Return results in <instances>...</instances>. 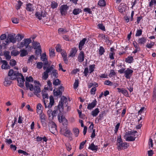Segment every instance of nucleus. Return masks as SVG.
I'll list each match as a JSON object with an SVG mask.
<instances>
[{
    "label": "nucleus",
    "instance_id": "obj_30",
    "mask_svg": "<svg viewBox=\"0 0 156 156\" xmlns=\"http://www.w3.org/2000/svg\"><path fill=\"white\" fill-rule=\"evenodd\" d=\"M81 12L82 10L80 9L79 8L74 9L73 10V13L74 15H76L79 14Z\"/></svg>",
    "mask_w": 156,
    "mask_h": 156
},
{
    "label": "nucleus",
    "instance_id": "obj_4",
    "mask_svg": "<svg viewBox=\"0 0 156 156\" xmlns=\"http://www.w3.org/2000/svg\"><path fill=\"white\" fill-rule=\"evenodd\" d=\"M15 34H14V35L11 34H8L5 42L3 43L4 45H8L10 42L13 43H16V39L15 38Z\"/></svg>",
    "mask_w": 156,
    "mask_h": 156
},
{
    "label": "nucleus",
    "instance_id": "obj_49",
    "mask_svg": "<svg viewBox=\"0 0 156 156\" xmlns=\"http://www.w3.org/2000/svg\"><path fill=\"white\" fill-rule=\"evenodd\" d=\"M46 55L45 53H43L41 55V58L42 60V61L44 62L47 60V58H46Z\"/></svg>",
    "mask_w": 156,
    "mask_h": 156
},
{
    "label": "nucleus",
    "instance_id": "obj_7",
    "mask_svg": "<svg viewBox=\"0 0 156 156\" xmlns=\"http://www.w3.org/2000/svg\"><path fill=\"white\" fill-rule=\"evenodd\" d=\"M18 76L21 77V78L17 77L16 78L18 83V85L20 87H23L24 85V82L25 81L24 78L21 73H20Z\"/></svg>",
    "mask_w": 156,
    "mask_h": 156
},
{
    "label": "nucleus",
    "instance_id": "obj_31",
    "mask_svg": "<svg viewBox=\"0 0 156 156\" xmlns=\"http://www.w3.org/2000/svg\"><path fill=\"white\" fill-rule=\"evenodd\" d=\"M3 54L7 60H9L11 58V56L9 55V52L8 51H4Z\"/></svg>",
    "mask_w": 156,
    "mask_h": 156
},
{
    "label": "nucleus",
    "instance_id": "obj_43",
    "mask_svg": "<svg viewBox=\"0 0 156 156\" xmlns=\"http://www.w3.org/2000/svg\"><path fill=\"white\" fill-rule=\"evenodd\" d=\"M98 5L101 6H105L106 5L105 0H99Z\"/></svg>",
    "mask_w": 156,
    "mask_h": 156
},
{
    "label": "nucleus",
    "instance_id": "obj_28",
    "mask_svg": "<svg viewBox=\"0 0 156 156\" xmlns=\"http://www.w3.org/2000/svg\"><path fill=\"white\" fill-rule=\"evenodd\" d=\"M36 139V140L38 142L41 141L42 140L43 141L46 142L48 140L46 137L45 136H44V137H41L39 136H38L37 137Z\"/></svg>",
    "mask_w": 156,
    "mask_h": 156
},
{
    "label": "nucleus",
    "instance_id": "obj_5",
    "mask_svg": "<svg viewBox=\"0 0 156 156\" xmlns=\"http://www.w3.org/2000/svg\"><path fill=\"white\" fill-rule=\"evenodd\" d=\"M50 102L48 103V106H47V103L48 102V99H43V101L44 102L45 107L46 108L48 107V108H51L54 105V100L52 96L51 95L49 97Z\"/></svg>",
    "mask_w": 156,
    "mask_h": 156
},
{
    "label": "nucleus",
    "instance_id": "obj_47",
    "mask_svg": "<svg viewBox=\"0 0 156 156\" xmlns=\"http://www.w3.org/2000/svg\"><path fill=\"white\" fill-rule=\"evenodd\" d=\"M48 77V73H46L45 71H44L43 73V74L42 76V79L44 80H46L47 79Z\"/></svg>",
    "mask_w": 156,
    "mask_h": 156
},
{
    "label": "nucleus",
    "instance_id": "obj_23",
    "mask_svg": "<svg viewBox=\"0 0 156 156\" xmlns=\"http://www.w3.org/2000/svg\"><path fill=\"white\" fill-rule=\"evenodd\" d=\"M26 9L27 11L31 12L34 10L33 5L30 3L26 4Z\"/></svg>",
    "mask_w": 156,
    "mask_h": 156
},
{
    "label": "nucleus",
    "instance_id": "obj_45",
    "mask_svg": "<svg viewBox=\"0 0 156 156\" xmlns=\"http://www.w3.org/2000/svg\"><path fill=\"white\" fill-rule=\"evenodd\" d=\"M50 51V50H49ZM55 55V49H52L51 51H49V56L50 57H53Z\"/></svg>",
    "mask_w": 156,
    "mask_h": 156
},
{
    "label": "nucleus",
    "instance_id": "obj_59",
    "mask_svg": "<svg viewBox=\"0 0 156 156\" xmlns=\"http://www.w3.org/2000/svg\"><path fill=\"white\" fill-rule=\"evenodd\" d=\"M154 42L151 41L150 43L147 44L146 47L149 48H151L154 46Z\"/></svg>",
    "mask_w": 156,
    "mask_h": 156
},
{
    "label": "nucleus",
    "instance_id": "obj_11",
    "mask_svg": "<svg viewBox=\"0 0 156 156\" xmlns=\"http://www.w3.org/2000/svg\"><path fill=\"white\" fill-rule=\"evenodd\" d=\"M64 90V87L62 86L59 87V89L55 90V89L53 90L54 94V96H58L59 95L61 96L62 94V91H63Z\"/></svg>",
    "mask_w": 156,
    "mask_h": 156
},
{
    "label": "nucleus",
    "instance_id": "obj_16",
    "mask_svg": "<svg viewBox=\"0 0 156 156\" xmlns=\"http://www.w3.org/2000/svg\"><path fill=\"white\" fill-rule=\"evenodd\" d=\"M84 54L83 51H81L78 56V61L80 62H81L84 61Z\"/></svg>",
    "mask_w": 156,
    "mask_h": 156
},
{
    "label": "nucleus",
    "instance_id": "obj_46",
    "mask_svg": "<svg viewBox=\"0 0 156 156\" xmlns=\"http://www.w3.org/2000/svg\"><path fill=\"white\" fill-rule=\"evenodd\" d=\"M58 3L55 1H53L51 2V6L53 9L56 8L58 6Z\"/></svg>",
    "mask_w": 156,
    "mask_h": 156
},
{
    "label": "nucleus",
    "instance_id": "obj_41",
    "mask_svg": "<svg viewBox=\"0 0 156 156\" xmlns=\"http://www.w3.org/2000/svg\"><path fill=\"white\" fill-rule=\"evenodd\" d=\"M89 67L90 70L89 73H91L94 71L95 68V65L94 64L90 65L89 66Z\"/></svg>",
    "mask_w": 156,
    "mask_h": 156
},
{
    "label": "nucleus",
    "instance_id": "obj_53",
    "mask_svg": "<svg viewBox=\"0 0 156 156\" xmlns=\"http://www.w3.org/2000/svg\"><path fill=\"white\" fill-rule=\"evenodd\" d=\"M142 30L141 29L137 30L136 33L135 34V36L136 37L140 36L142 34Z\"/></svg>",
    "mask_w": 156,
    "mask_h": 156
},
{
    "label": "nucleus",
    "instance_id": "obj_37",
    "mask_svg": "<svg viewBox=\"0 0 156 156\" xmlns=\"http://www.w3.org/2000/svg\"><path fill=\"white\" fill-rule=\"evenodd\" d=\"M122 90L121 91L122 92L121 93L123 94L126 97H129V95L127 90L124 88H122Z\"/></svg>",
    "mask_w": 156,
    "mask_h": 156
},
{
    "label": "nucleus",
    "instance_id": "obj_2",
    "mask_svg": "<svg viewBox=\"0 0 156 156\" xmlns=\"http://www.w3.org/2000/svg\"><path fill=\"white\" fill-rule=\"evenodd\" d=\"M63 105L61 103H59L57 108H56L57 109H58L60 113H59L58 115V119L60 122H62L64 126H67L68 122L66 118L63 116L62 113L61 114L63 110Z\"/></svg>",
    "mask_w": 156,
    "mask_h": 156
},
{
    "label": "nucleus",
    "instance_id": "obj_32",
    "mask_svg": "<svg viewBox=\"0 0 156 156\" xmlns=\"http://www.w3.org/2000/svg\"><path fill=\"white\" fill-rule=\"evenodd\" d=\"M133 60V58L132 56H129L127 58H126L125 61L126 62L129 63H132Z\"/></svg>",
    "mask_w": 156,
    "mask_h": 156
},
{
    "label": "nucleus",
    "instance_id": "obj_38",
    "mask_svg": "<svg viewBox=\"0 0 156 156\" xmlns=\"http://www.w3.org/2000/svg\"><path fill=\"white\" fill-rule=\"evenodd\" d=\"M23 37V36H22L20 34H18L15 37V39H16V41L17 40V41H21Z\"/></svg>",
    "mask_w": 156,
    "mask_h": 156
},
{
    "label": "nucleus",
    "instance_id": "obj_9",
    "mask_svg": "<svg viewBox=\"0 0 156 156\" xmlns=\"http://www.w3.org/2000/svg\"><path fill=\"white\" fill-rule=\"evenodd\" d=\"M35 15L39 20H41L42 17H44L46 16L45 12L44 9L41 10L40 11L37 12H36Z\"/></svg>",
    "mask_w": 156,
    "mask_h": 156
},
{
    "label": "nucleus",
    "instance_id": "obj_63",
    "mask_svg": "<svg viewBox=\"0 0 156 156\" xmlns=\"http://www.w3.org/2000/svg\"><path fill=\"white\" fill-rule=\"evenodd\" d=\"M58 112V110L56 109L53 112H52L51 113V115L53 117L54 116H56Z\"/></svg>",
    "mask_w": 156,
    "mask_h": 156
},
{
    "label": "nucleus",
    "instance_id": "obj_39",
    "mask_svg": "<svg viewBox=\"0 0 156 156\" xmlns=\"http://www.w3.org/2000/svg\"><path fill=\"white\" fill-rule=\"evenodd\" d=\"M133 44L135 48L136 49L139 51H140V48L139 45H138V44L135 41H133Z\"/></svg>",
    "mask_w": 156,
    "mask_h": 156
},
{
    "label": "nucleus",
    "instance_id": "obj_40",
    "mask_svg": "<svg viewBox=\"0 0 156 156\" xmlns=\"http://www.w3.org/2000/svg\"><path fill=\"white\" fill-rule=\"evenodd\" d=\"M105 52L104 48L102 46H100L99 50V54L100 55H103Z\"/></svg>",
    "mask_w": 156,
    "mask_h": 156
},
{
    "label": "nucleus",
    "instance_id": "obj_36",
    "mask_svg": "<svg viewBox=\"0 0 156 156\" xmlns=\"http://www.w3.org/2000/svg\"><path fill=\"white\" fill-rule=\"evenodd\" d=\"M136 137L133 136H128L126 139V140L128 141H133L135 140Z\"/></svg>",
    "mask_w": 156,
    "mask_h": 156
},
{
    "label": "nucleus",
    "instance_id": "obj_18",
    "mask_svg": "<svg viewBox=\"0 0 156 156\" xmlns=\"http://www.w3.org/2000/svg\"><path fill=\"white\" fill-rule=\"evenodd\" d=\"M59 103L62 104L66 106H67L68 103L66 98L63 96L61 98V101H59Z\"/></svg>",
    "mask_w": 156,
    "mask_h": 156
},
{
    "label": "nucleus",
    "instance_id": "obj_50",
    "mask_svg": "<svg viewBox=\"0 0 156 156\" xmlns=\"http://www.w3.org/2000/svg\"><path fill=\"white\" fill-rule=\"evenodd\" d=\"M19 53L20 52L16 50H13L11 52V55L14 56H16L19 55Z\"/></svg>",
    "mask_w": 156,
    "mask_h": 156
},
{
    "label": "nucleus",
    "instance_id": "obj_56",
    "mask_svg": "<svg viewBox=\"0 0 156 156\" xmlns=\"http://www.w3.org/2000/svg\"><path fill=\"white\" fill-rule=\"evenodd\" d=\"M79 86V80H76L73 84V87L74 89L77 88Z\"/></svg>",
    "mask_w": 156,
    "mask_h": 156
},
{
    "label": "nucleus",
    "instance_id": "obj_60",
    "mask_svg": "<svg viewBox=\"0 0 156 156\" xmlns=\"http://www.w3.org/2000/svg\"><path fill=\"white\" fill-rule=\"evenodd\" d=\"M104 84L105 85H107L110 86L112 85V83L109 80L105 81L104 82Z\"/></svg>",
    "mask_w": 156,
    "mask_h": 156
},
{
    "label": "nucleus",
    "instance_id": "obj_42",
    "mask_svg": "<svg viewBox=\"0 0 156 156\" xmlns=\"http://www.w3.org/2000/svg\"><path fill=\"white\" fill-rule=\"evenodd\" d=\"M61 83V81L57 79L54 80L53 82V84L55 86H57L59 84H60Z\"/></svg>",
    "mask_w": 156,
    "mask_h": 156
},
{
    "label": "nucleus",
    "instance_id": "obj_3",
    "mask_svg": "<svg viewBox=\"0 0 156 156\" xmlns=\"http://www.w3.org/2000/svg\"><path fill=\"white\" fill-rule=\"evenodd\" d=\"M118 72L120 74L124 73L125 77L126 79H129L133 75V71L128 68L126 69V68H122L118 70Z\"/></svg>",
    "mask_w": 156,
    "mask_h": 156
},
{
    "label": "nucleus",
    "instance_id": "obj_52",
    "mask_svg": "<svg viewBox=\"0 0 156 156\" xmlns=\"http://www.w3.org/2000/svg\"><path fill=\"white\" fill-rule=\"evenodd\" d=\"M98 26L101 30L103 31H105V27L102 23H99L98 25Z\"/></svg>",
    "mask_w": 156,
    "mask_h": 156
},
{
    "label": "nucleus",
    "instance_id": "obj_51",
    "mask_svg": "<svg viewBox=\"0 0 156 156\" xmlns=\"http://www.w3.org/2000/svg\"><path fill=\"white\" fill-rule=\"evenodd\" d=\"M154 5H156V0H151L149 3V6L151 7Z\"/></svg>",
    "mask_w": 156,
    "mask_h": 156
},
{
    "label": "nucleus",
    "instance_id": "obj_12",
    "mask_svg": "<svg viewBox=\"0 0 156 156\" xmlns=\"http://www.w3.org/2000/svg\"><path fill=\"white\" fill-rule=\"evenodd\" d=\"M97 101L96 99L93 100L91 103L88 104L87 109L89 110H91L96 105Z\"/></svg>",
    "mask_w": 156,
    "mask_h": 156
},
{
    "label": "nucleus",
    "instance_id": "obj_34",
    "mask_svg": "<svg viewBox=\"0 0 156 156\" xmlns=\"http://www.w3.org/2000/svg\"><path fill=\"white\" fill-rule=\"evenodd\" d=\"M42 105L40 103H38L37 106V112L38 113L40 114L42 112V111L41 110Z\"/></svg>",
    "mask_w": 156,
    "mask_h": 156
},
{
    "label": "nucleus",
    "instance_id": "obj_61",
    "mask_svg": "<svg viewBox=\"0 0 156 156\" xmlns=\"http://www.w3.org/2000/svg\"><path fill=\"white\" fill-rule=\"evenodd\" d=\"M19 20L16 18H13L12 19V21L14 23H18L19 22Z\"/></svg>",
    "mask_w": 156,
    "mask_h": 156
},
{
    "label": "nucleus",
    "instance_id": "obj_25",
    "mask_svg": "<svg viewBox=\"0 0 156 156\" xmlns=\"http://www.w3.org/2000/svg\"><path fill=\"white\" fill-rule=\"evenodd\" d=\"M100 112L99 109L98 108H96L94 110L92 111L91 113V115L93 116H97Z\"/></svg>",
    "mask_w": 156,
    "mask_h": 156
},
{
    "label": "nucleus",
    "instance_id": "obj_24",
    "mask_svg": "<svg viewBox=\"0 0 156 156\" xmlns=\"http://www.w3.org/2000/svg\"><path fill=\"white\" fill-rule=\"evenodd\" d=\"M65 132L64 134V135L68 138L71 137L72 136V133H71V131L69 130L66 128L65 129Z\"/></svg>",
    "mask_w": 156,
    "mask_h": 156
},
{
    "label": "nucleus",
    "instance_id": "obj_20",
    "mask_svg": "<svg viewBox=\"0 0 156 156\" xmlns=\"http://www.w3.org/2000/svg\"><path fill=\"white\" fill-rule=\"evenodd\" d=\"M10 78L9 76L5 78V81L4 82V85L5 86H9L11 84L12 82L10 80Z\"/></svg>",
    "mask_w": 156,
    "mask_h": 156
},
{
    "label": "nucleus",
    "instance_id": "obj_58",
    "mask_svg": "<svg viewBox=\"0 0 156 156\" xmlns=\"http://www.w3.org/2000/svg\"><path fill=\"white\" fill-rule=\"evenodd\" d=\"M42 94L43 99H48V94L46 93L45 91L44 92H42Z\"/></svg>",
    "mask_w": 156,
    "mask_h": 156
},
{
    "label": "nucleus",
    "instance_id": "obj_62",
    "mask_svg": "<svg viewBox=\"0 0 156 156\" xmlns=\"http://www.w3.org/2000/svg\"><path fill=\"white\" fill-rule=\"evenodd\" d=\"M9 63L11 66H13L16 65V62L15 60L12 59L10 60Z\"/></svg>",
    "mask_w": 156,
    "mask_h": 156
},
{
    "label": "nucleus",
    "instance_id": "obj_35",
    "mask_svg": "<svg viewBox=\"0 0 156 156\" xmlns=\"http://www.w3.org/2000/svg\"><path fill=\"white\" fill-rule=\"evenodd\" d=\"M24 46H25V44H24V42L23 40L22 42L18 43L17 44L18 48H23Z\"/></svg>",
    "mask_w": 156,
    "mask_h": 156
},
{
    "label": "nucleus",
    "instance_id": "obj_15",
    "mask_svg": "<svg viewBox=\"0 0 156 156\" xmlns=\"http://www.w3.org/2000/svg\"><path fill=\"white\" fill-rule=\"evenodd\" d=\"M126 7V4L124 3H121L120 5L118 7V9L121 13H123L125 11Z\"/></svg>",
    "mask_w": 156,
    "mask_h": 156
},
{
    "label": "nucleus",
    "instance_id": "obj_8",
    "mask_svg": "<svg viewBox=\"0 0 156 156\" xmlns=\"http://www.w3.org/2000/svg\"><path fill=\"white\" fill-rule=\"evenodd\" d=\"M69 7L66 5H61L59 9L61 15L62 16H65L67 14V11Z\"/></svg>",
    "mask_w": 156,
    "mask_h": 156
},
{
    "label": "nucleus",
    "instance_id": "obj_55",
    "mask_svg": "<svg viewBox=\"0 0 156 156\" xmlns=\"http://www.w3.org/2000/svg\"><path fill=\"white\" fill-rule=\"evenodd\" d=\"M55 49L56 51L58 52H61L62 51V49L61 48V46L59 44H58L56 45L55 47Z\"/></svg>",
    "mask_w": 156,
    "mask_h": 156
},
{
    "label": "nucleus",
    "instance_id": "obj_54",
    "mask_svg": "<svg viewBox=\"0 0 156 156\" xmlns=\"http://www.w3.org/2000/svg\"><path fill=\"white\" fill-rule=\"evenodd\" d=\"M26 82L29 83V82H33V79L31 76L29 77L27 76L26 77Z\"/></svg>",
    "mask_w": 156,
    "mask_h": 156
},
{
    "label": "nucleus",
    "instance_id": "obj_27",
    "mask_svg": "<svg viewBox=\"0 0 156 156\" xmlns=\"http://www.w3.org/2000/svg\"><path fill=\"white\" fill-rule=\"evenodd\" d=\"M20 56L23 57L27 55L28 54V53L27 50H25V49H21L20 50Z\"/></svg>",
    "mask_w": 156,
    "mask_h": 156
},
{
    "label": "nucleus",
    "instance_id": "obj_48",
    "mask_svg": "<svg viewBox=\"0 0 156 156\" xmlns=\"http://www.w3.org/2000/svg\"><path fill=\"white\" fill-rule=\"evenodd\" d=\"M73 131L74 134L76 137H77L79 135V131L78 128H75L73 129Z\"/></svg>",
    "mask_w": 156,
    "mask_h": 156
},
{
    "label": "nucleus",
    "instance_id": "obj_6",
    "mask_svg": "<svg viewBox=\"0 0 156 156\" xmlns=\"http://www.w3.org/2000/svg\"><path fill=\"white\" fill-rule=\"evenodd\" d=\"M19 73L18 72L14 71L13 69H11L9 71L8 75L10 76V80H13L16 79Z\"/></svg>",
    "mask_w": 156,
    "mask_h": 156
},
{
    "label": "nucleus",
    "instance_id": "obj_14",
    "mask_svg": "<svg viewBox=\"0 0 156 156\" xmlns=\"http://www.w3.org/2000/svg\"><path fill=\"white\" fill-rule=\"evenodd\" d=\"M1 63L2 64L1 66L2 69H10V66L8 65V63L6 60H1Z\"/></svg>",
    "mask_w": 156,
    "mask_h": 156
},
{
    "label": "nucleus",
    "instance_id": "obj_57",
    "mask_svg": "<svg viewBox=\"0 0 156 156\" xmlns=\"http://www.w3.org/2000/svg\"><path fill=\"white\" fill-rule=\"evenodd\" d=\"M35 51V53L37 56H38L39 55H41V48L36 49Z\"/></svg>",
    "mask_w": 156,
    "mask_h": 156
},
{
    "label": "nucleus",
    "instance_id": "obj_10",
    "mask_svg": "<svg viewBox=\"0 0 156 156\" xmlns=\"http://www.w3.org/2000/svg\"><path fill=\"white\" fill-rule=\"evenodd\" d=\"M49 126V130L51 133H54L57 131L56 125L54 122H50Z\"/></svg>",
    "mask_w": 156,
    "mask_h": 156
},
{
    "label": "nucleus",
    "instance_id": "obj_22",
    "mask_svg": "<svg viewBox=\"0 0 156 156\" xmlns=\"http://www.w3.org/2000/svg\"><path fill=\"white\" fill-rule=\"evenodd\" d=\"M33 47L34 49H37L41 48L40 43L37 41H33L32 42Z\"/></svg>",
    "mask_w": 156,
    "mask_h": 156
},
{
    "label": "nucleus",
    "instance_id": "obj_17",
    "mask_svg": "<svg viewBox=\"0 0 156 156\" xmlns=\"http://www.w3.org/2000/svg\"><path fill=\"white\" fill-rule=\"evenodd\" d=\"M98 146L95 145L93 143H92L90 145L88 148L89 149L94 151L95 152H96L98 149Z\"/></svg>",
    "mask_w": 156,
    "mask_h": 156
},
{
    "label": "nucleus",
    "instance_id": "obj_26",
    "mask_svg": "<svg viewBox=\"0 0 156 156\" xmlns=\"http://www.w3.org/2000/svg\"><path fill=\"white\" fill-rule=\"evenodd\" d=\"M146 41V38L145 37L140 38L138 40V42L140 44H144Z\"/></svg>",
    "mask_w": 156,
    "mask_h": 156
},
{
    "label": "nucleus",
    "instance_id": "obj_44",
    "mask_svg": "<svg viewBox=\"0 0 156 156\" xmlns=\"http://www.w3.org/2000/svg\"><path fill=\"white\" fill-rule=\"evenodd\" d=\"M23 4V3L20 1L18 2V3L16 5L15 7L16 9L17 10L20 9L21 6Z\"/></svg>",
    "mask_w": 156,
    "mask_h": 156
},
{
    "label": "nucleus",
    "instance_id": "obj_1",
    "mask_svg": "<svg viewBox=\"0 0 156 156\" xmlns=\"http://www.w3.org/2000/svg\"><path fill=\"white\" fill-rule=\"evenodd\" d=\"M34 86L33 84H29V83L26 82L25 86L27 88H29L30 91H34V95L39 97L40 94H38L41 92L40 86L41 85L38 81L35 80L34 82Z\"/></svg>",
    "mask_w": 156,
    "mask_h": 156
},
{
    "label": "nucleus",
    "instance_id": "obj_64",
    "mask_svg": "<svg viewBox=\"0 0 156 156\" xmlns=\"http://www.w3.org/2000/svg\"><path fill=\"white\" fill-rule=\"evenodd\" d=\"M66 146L67 150L69 151H70L72 149L71 145L67 143L66 144Z\"/></svg>",
    "mask_w": 156,
    "mask_h": 156
},
{
    "label": "nucleus",
    "instance_id": "obj_29",
    "mask_svg": "<svg viewBox=\"0 0 156 156\" xmlns=\"http://www.w3.org/2000/svg\"><path fill=\"white\" fill-rule=\"evenodd\" d=\"M58 73L56 69L53 70L52 72L51 73V77H54V79L58 77Z\"/></svg>",
    "mask_w": 156,
    "mask_h": 156
},
{
    "label": "nucleus",
    "instance_id": "obj_13",
    "mask_svg": "<svg viewBox=\"0 0 156 156\" xmlns=\"http://www.w3.org/2000/svg\"><path fill=\"white\" fill-rule=\"evenodd\" d=\"M117 145H118V149L119 150L126 149L127 148L128 146H129L127 143L126 142H123Z\"/></svg>",
    "mask_w": 156,
    "mask_h": 156
},
{
    "label": "nucleus",
    "instance_id": "obj_33",
    "mask_svg": "<svg viewBox=\"0 0 156 156\" xmlns=\"http://www.w3.org/2000/svg\"><path fill=\"white\" fill-rule=\"evenodd\" d=\"M23 40L24 42L25 47L29 45V44L31 42V40L30 38L25 39Z\"/></svg>",
    "mask_w": 156,
    "mask_h": 156
},
{
    "label": "nucleus",
    "instance_id": "obj_21",
    "mask_svg": "<svg viewBox=\"0 0 156 156\" xmlns=\"http://www.w3.org/2000/svg\"><path fill=\"white\" fill-rule=\"evenodd\" d=\"M77 50L75 47L73 48L70 51L69 56L71 57H74L76 54Z\"/></svg>",
    "mask_w": 156,
    "mask_h": 156
},
{
    "label": "nucleus",
    "instance_id": "obj_19",
    "mask_svg": "<svg viewBox=\"0 0 156 156\" xmlns=\"http://www.w3.org/2000/svg\"><path fill=\"white\" fill-rule=\"evenodd\" d=\"M87 38H84L80 41L79 45V49L80 51L82 50L83 46L84 45L85 42L87 41Z\"/></svg>",
    "mask_w": 156,
    "mask_h": 156
}]
</instances>
